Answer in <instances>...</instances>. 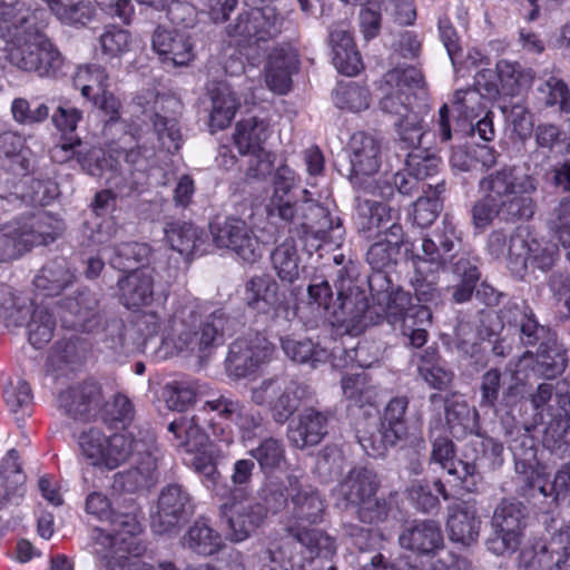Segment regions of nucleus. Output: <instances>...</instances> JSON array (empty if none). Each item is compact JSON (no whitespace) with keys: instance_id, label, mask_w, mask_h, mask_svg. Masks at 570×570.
I'll list each match as a JSON object with an SVG mask.
<instances>
[{"instance_id":"64","label":"nucleus","mask_w":570,"mask_h":570,"mask_svg":"<svg viewBox=\"0 0 570 570\" xmlns=\"http://www.w3.org/2000/svg\"><path fill=\"white\" fill-rule=\"evenodd\" d=\"M558 258L559 249L554 244L537 239L530 240L528 264L541 271H549L554 266Z\"/></svg>"},{"instance_id":"53","label":"nucleus","mask_w":570,"mask_h":570,"mask_svg":"<svg viewBox=\"0 0 570 570\" xmlns=\"http://www.w3.org/2000/svg\"><path fill=\"white\" fill-rule=\"evenodd\" d=\"M394 188L397 189L402 195H413L420 189L424 190V184H422L406 167L405 169L397 171L393 176V185L389 181L377 183L371 194L374 197L382 199H389L394 194Z\"/></svg>"},{"instance_id":"19","label":"nucleus","mask_w":570,"mask_h":570,"mask_svg":"<svg viewBox=\"0 0 570 570\" xmlns=\"http://www.w3.org/2000/svg\"><path fill=\"white\" fill-rule=\"evenodd\" d=\"M273 353L274 345L262 334L239 337L229 346L227 371L236 377H244L269 361Z\"/></svg>"},{"instance_id":"2","label":"nucleus","mask_w":570,"mask_h":570,"mask_svg":"<svg viewBox=\"0 0 570 570\" xmlns=\"http://www.w3.org/2000/svg\"><path fill=\"white\" fill-rule=\"evenodd\" d=\"M226 323L223 311L205 315L197 301H187L176 307L165 330V337L178 352L204 357L224 344Z\"/></svg>"},{"instance_id":"61","label":"nucleus","mask_w":570,"mask_h":570,"mask_svg":"<svg viewBox=\"0 0 570 570\" xmlns=\"http://www.w3.org/2000/svg\"><path fill=\"white\" fill-rule=\"evenodd\" d=\"M0 478L8 494H14L23 487L26 475L20 466L17 450H10L1 460Z\"/></svg>"},{"instance_id":"33","label":"nucleus","mask_w":570,"mask_h":570,"mask_svg":"<svg viewBox=\"0 0 570 570\" xmlns=\"http://www.w3.org/2000/svg\"><path fill=\"white\" fill-rule=\"evenodd\" d=\"M165 242L170 249L179 253L186 258L191 255L204 254L202 246L205 240L203 237V230L197 228L191 223L187 222H169L164 228Z\"/></svg>"},{"instance_id":"3","label":"nucleus","mask_w":570,"mask_h":570,"mask_svg":"<svg viewBox=\"0 0 570 570\" xmlns=\"http://www.w3.org/2000/svg\"><path fill=\"white\" fill-rule=\"evenodd\" d=\"M423 86V73L413 66L389 70L376 86L381 96L380 107L395 118L397 134L406 147L420 146L424 137L421 118L411 106L414 89Z\"/></svg>"},{"instance_id":"50","label":"nucleus","mask_w":570,"mask_h":570,"mask_svg":"<svg viewBox=\"0 0 570 570\" xmlns=\"http://www.w3.org/2000/svg\"><path fill=\"white\" fill-rule=\"evenodd\" d=\"M502 90L514 96L519 89L529 86L533 80L530 69H523L520 63L510 60H499L495 66Z\"/></svg>"},{"instance_id":"18","label":"nucleus","mask_w":570,"mask_h":570,"mask_svg":"<svg viewBox=\"0 0 570 570\" xmlns=\"http://www.w3.org/2000/svg\"><path fill=\"white\" fill-rule=\"evenodd\" d=\"M58 402L63 413L76 421L96 420L107 406L102 389L95 381H85L62 391Z\"/></svg>"},{"instance_id":"62","label":"nucleus","mask_w":570,"mask_h":570,"mask_svg":"<svg viewBox=\"0 0 570 570\" xmlns=\"http://www.w3.org/2000/svg\"><path fill=\"white\" fill-rule=\"evenodd\" d=\"M567 356L559 347L540 348L537 354L538 371L547 379H554L567 367Z\"/></svg>"},{"instance_id":"49","label":"nucleus","mask_w":570,"mask_h":570,"mask_svg":"<svg viewBox=\"0 0 570 570\" xmlns=\"http://www.w3.org/2000/svg\"><path fill=\"white\" fill-rule=\"evenodd\" d=\"M108 73L106 69L96 63L78 67L72 82L86 99L95 98L107 87Z\"/></svg>"},{"instance_id":"30","label":"nucleus","mask_w":570,"mask_h":570,"mask_svg":"<svg viewBox=\"0 0 570 570\" xmlns=\"http://www.w3.org/2000/svg\"><path fill=\"white\" fill-rule=\"evenodd\" d=\"M119 297L127 308L149 305L154 299V277L149 269L136 268L118 281Z\"/></svg>"},{"instance_id":"27","label":"nucleus","mask_w":570,"mask_h":570,"mask_svg":"<svg viewBox=\"0 0 570 570\" xmlns=\"http://www.w3.org/2000/svg\"><path fill=\"white\" fill-rule=\"evenodd\" d=\"M481 520L471 502L462 501L449 507L446 530L451 541L470 547L476 542Z\"/></svg>"},{"instance_id":"28","label":"nucleus","mask_w":570,"mask_h":570,"mask_svg":"<svg viewBox=\"0 0 570 570\" xmlns=\"http://www.w3.org/2000/svg\"><path fill=\"white\" fill-rule=\"evenodd\" d=\"M330 45L333 50V65L340 73L353 77L363 70L361 55L347 24L340 23L331 31Z\"/></svg>"},{"instance_id":"15","label":"nucleus","mask_w":570,"mask_h":570,"mask_svg":"<svg viewBox=\"0 0 570 570\" xmlns=\"http://www.w3.org/2000/svg\"><path fill=\"white\" fill-rule=\"evenodd\" d=\"M524 505L514 500H502L494 510L492 523L497 538L489 542V549L495 554L513 552L521 543L525 528Z\"/></svg>"},{"instance_id":"41","label":"nucleus","mask_w":570,"mask_h":570,"mask_svg":"<svg viewBox=\"0 0 570 570\" xmlns=\"http://www.w3.org/2000/svg\"><path fill=\"white\" fill-rule=\"evenodd\" d=\"M501 318L503 322L520 328L521 342L527 346L535 345L546 332L544 327L538 323L531 307L525 303L522 305L508 304L501 311Z\"/></svg>"},{"instance_id":"58","label":"nucleus","mask_w":570,"mask_h":570,"mask_svg":"<svg viewBox=\"0 0 570 570\" xmlns=\"http://www.w3.org/2000/svg\"><path fill=\"white\" fill-rule=\"evenodd\" d=\"M471 450L475 453L470 462L478 465L482 461L489 469H497L503 462V445L492 438H481L472 440L469 443Z\"/></svg>"},{"instance_id":"12","label":"nucleus","mask_w":570,"mask_h":570,"mask_svg":"<svg viewBox=\"0 0 570 570\" xmlns=\"http://www.w3.org/2000/svg\"><path fill=\"white\" fill-rule=\"evenodd\" d=\"M252 397L257 404H268L274 420L284 423L312 397V391L304 383L279 376L262 382L253 390Z\"/></svg>"},{"instance_id":"35","label":"nucleus","mask_w":570,"mask_h":570,"mask_svg":"<svg viewBox=\"0 0 570 570\" xmlns=\"http://www.w3.org/2000/svg\"><path fill=\"white\" fill-rule=\"evenodd\" d=\"M371 245L366 254V261L374 271L381 272L392 266L403 243V228L393 223L384 232V236Z\"/></svg>"},{"instance_id":"29","label":"nucleus","mask_w":570,"mask_h":570,"mask_svg":"<svg viewBox=\"0 0 570 570\" xmlns=\"http://www.w3.org/2000/svg\"><path fill=\"white\" fill-rule=\"evenodd\" d=\"M137 464L114 475L112 489L119 492L134 493L148 488L154 482L157 469L156 459L150 453V444L145 441V451H135Z\"/></svg>"},{"instance_id":"39","label":"nucleus","mask_w":570,"mask_h":570,"mask_svg":"<svg viewBox=\"0 0 570 570\" xmlns=\"http://www.w3.org/2000/svg\"><path fill=\"white\" fill-rule=\"evenodd\" d=\"M431 462L440 464L449 474L463 482L478 474L479 468L469 460H455V446L449 438H438L432 443Z\"/></svg>"},{"instance_id":"31","label":"nucleus","mask_w":570,"mask_h":570,"mask_svg":"<svg viewBox=\"0 0 570 570\" xmlns=\"http://www.w3.org/2000/svg\"><path fill=\"white\" fill-rule=\"evenodd\" d=\"M296 184L295 173L288 166L277 168L274 177V190L267 204L269 215H276L285 222H293L298 209L289 193Z\"/></svg>"},{"instance_id":"55","label":"nucleus","mask_w":570,"mask_h":570,"mask_svg":"<svg viewBox=\"0 0 570 570\" xmlns=\"http://www.w3.org/2000/svg\"><path fill=\"white\" fill-rule=\"evenodd\" d=\"M81 140L78 137H66L62 136L60 141L50 149V157L55 163L65 164L71 160L75 156L78 157L81 166L89 171L91 175H98L99 166L96 164L92 166L87 163V158L81 149Z\"/></svg>"},{"instance_id":"21","label":"nucleus","mask_w":570,"mask_h":570,"mask_svg":"<svg viewBox=\"0 0 570 570\" xmlns=\"http://www.w3.org/2000/svg\"><path fill=\"white\" fill-rule=\"evenodd\" d=\"M191 512L189 493L179 484H169L159 494L157 511L151 517V528L159 534L168 533Z\"/></svg>"},{"instance_id":"5","label":"nucleus","mask_w":570,"mask_h":570,"mask_svg":"<svg viewBox=\"0 0 570 570\" xmlns=\"http://www.w3.org/2000/svg\"><path fill=\"white\" fill-rule=\"evenodd\" d=\"M63 232L61 219L47 212L0 225V263L21 258L33 247L53 243Z\"/></svg>"},{"instance_id":"8","label":"nucleus","mask_w":570,"mask_h":570,"mask_svg":"<svg viewBox=\"0 0 570 570\" xmlns=\"http://www.w3.org/2000/svg\"><path fill=\"white\" fill-rule=\"evenodd\" d=\"M334 285L337 294L335 301L327 281L311 284L307 289L309 304H315L333 323L354 326V321L360 320V313L365 308L364 292L353 285L344 269L338 271Z\"/></svg>"},{"instance_id":"22","label":"nucleus","mask_w":570,"mask_h":570,"mask_svg":"<svg viewBox=\"0 0 570 570\" xmlns=\"http://www.w3.org/2000/svg\"><path fill=\"white\" fill-rule=\"evenodd\" d=\"M400 544L413 552L421 554H432V560L420 569L429 567L438 557L445 556L443 551L444 537L441 527L432 520L415 521L407 525L399 538Z\"/></svg>"},{"instance_id":"43","label":"nucleus","mask_w":570,"mask_h":570,"mask_svg":"<svg viewBox=\"0 0 570 570\" xmlns=\"http://www.w3.org/2000/svg\"><path fill=\"white\" fill-rule=\"evenodd\" d=\"M517 212L515 203L498 204L487 199V197L482 195V197L472 206V225L475 229L483 232L494 222L495 218H500L507 223L523 220L515 215Z\"/></svg>"},{"instance_id":"13","label":"nucleus","mask_w":570,"mask_h":570,"mask_svg":"<svg viewBox=\"0 0 570 570\" xmlns=\"http://www.w3.org/2000/svg\"><path fill=\"white\" fill-rule=\"evenodd\" d=\"M209 228L213 242L218 248L234 252L248 264L262 257L261 242L245 220L227 217L223 222L212 223Z\"/></svg>"},{"instance_id":"20","label":"nucleus","mask_w":570,"mask_h":570,"mask_svg":"<svg viewBox=\"0 0 570 570\" xmlns=\"http://www.w3.org/2000/svg\"><path fill=\"white\" fill-rule=\"evenodd\" d=\"M299 210L303 222L296 228V234L309 252L318 249L323 242L334 238L333 233L342 230L341 220H334L330 210L320 203L306 202Z\"/></svg>"},{"instance_id":"42","label":"nucleus","mask_w":570,"mask_h":570,"mask_svg":"<svg viewBox=\"0 0 570 570\" xmlns=\"http://www.w3.org/2000/svg\"><path fill=\"white\" fill-rule=\"evenodd\" d=\"M67 308L73 316L70 321L65 320L71 328L92 332L99 326L98 299L90 292H81L77 297L69 298Z\"/></svg>"},{"instance_id":"56","label":"nucleus","mask_w":570,"mask_h":570,"mask_svg":"<svg viewBox=\"0 0 570 570\" xmlns=\"http://www.w3.org/2000/svg\"><path fill=\"white\" fill-rule=\"evenodd\" d=\"M53 328L55 320L52 314L46 308H36L28 324L29 342L36 348H41L51 341Z\"/></svg>"},{"instance_id":"17","label":"nucleus","mask_w":570,"mask_h":570,"mask_svg":"<svg viewBox=\"0 0 570 570\" xmlns=\"http://www.w3.org/2000/svg\"><path fill=\"white\" fill-rule=\"evenodd\" d=\"M244 302L252 311L271 316L273 320H288L289 306L285 294L279 292L277 282L269 275H255L244 287Z\"/></svg>"},{"instance_id":"34","label":"nucleus","mask_w":570,"mask_h":570,"mask_svg":"<svg viewBox=\"0 0 570 570\" xmlns=\"http://www.w3.org/2000/svg\"><path fill=\"white\" fill-rule=\"evenodd\" d=\"M117 228L112 224L100 225L98 229L92 234V242L97 245L105 247H115V256L110 257V264L119 269H125L128 266L122 262L134 259L135 262H141L149 253L148 247L145 244L139 243H122L116 245Z\"/></svg>"},{"instance_id":"44","label":"nucleus","mask_w":570,"mask_h":570,"mask_svg":"<svg viewBox=\"0 0 570 570\" xmlns=\"http://www.w3.org/2000/svg\"><path fill=\"white\" fill-rule=\"evenodd\" d=\"M168 431L174 434L176 445L187 453L200 451L207 448L209 439L199 425L197 417L180 416L168 425Z\"/></svg>"},{"instance_id":"11","label":"nucleus","mask_w":570,"mask_h":570,"mask_svg":"<svg viewBox=\"0 0 570 570\" xmlns=\"http://www.w3.org/2000/svg\"><path fill=\"white\" fill-rule=\"evenodd\" d=\"M409 397L404 395L392 397L384 407L377 433L357 429V440L367 455H383L389 446H393L407 436L405 421Z\"/></svg>"},{"instance_id":"38","label":"nucleus","mask_w":570,"mask_h":570,"mask_svg":"<svg viewBox=\"0 0 570 570\" xmlns=\"http://www.w3.org/2000/svg\"><path fill=\"white\" fill-rule=\"evenodd\" d=\"M269 119L266 117L253 116L239 120L233 135L239 154L264 150L263 145L269 137Z\"/></svg>"},{"instance_id":"4","label":"nucleus","mask_w":570,"mask_h":570,"mask_svg":"<svg viewBox=\"0 0 570 570\" xmlns=\"http://www.w3.org/2000/svg\"><path fill=\"white\" fill-rule=\"evenodd\" d=\"M381 480L372 468L357 465L352 468L337 487L338 500L345 509H353L356 519L366 524L384 522L391 510V503L377 497Z\"/></svg>"},{"instance_id":"40","label":"nucleus","mask_w":570,"mask_h":570,"mask_svg":"<svg viewBox=\"0 0 570 570\" xmlns=\"http://www.w3.org/2000/svg\"><path fill=\"white\" fill-rule=\"evenodd\" d=\"M392 220V208L385 203L375 199L358 197L355 225L361 233L376 232L377 237L384 236L389 228L386 225Z\"/></svg>"},{"instance_id":"47","label":"nucleus","mask_w":570,"mask_h":570,"mask_svg":"<svg viewBox=\"0 0 570 570\" xmlns=\"http://www.w3.org/2000/svg\"><path fill=\"white\" fill-rule=\"evenodd\" d=\"M273 268L283 282L293 283L299 275V256L294 238L281 243L271 255Z\"/></svg>"},{"instance_id":"16","label":"nucleus","mask_w":570,"mask_h":570,"mask_svg":"<svg viewBox=\"0 0 570 570\" xmlns=\"http://www.w3.org/2000/svg\"><path fill=\"white\" fill-rule=\"evenodd\" d=\"M422 250L423 256L417 255L413 258L415 273L411 283L419 302L438 303L441 297L438 273L444 268L446 258L440 254L431 238H423Z\"/></svg>"},{"instance_id":"26","label":"nucleus","mask_w":570,"mask_h":570,"mask_svg":"<svg viewBox=\"0 0 570 570\" xmlns=\"http://www.w3.org/2000/svg\"><path fill=\"white\" fill-rule=\"evenodd\" d=\"M297 69L298 58L291 47L272 48L264 68L266 86L275 94H287L292 87V75Z\"/></svg>"},{"instance_id":"24","label":"nucleus","mask_w":570,"mask_h":570,"mask_svg":"<svg viewBox=\"0 0 570 570\" xmlns=\"http://www.w3.org/2000/svg\"><path fill=\"white\" fill-rule=\"evenodd\" d=\"M151 46L164 63L181 67L188 66L195 59L191 38L176 29L158 27L154 31Z\"/></svg>"},{"instance_id":"1","label":"nucleus","mask_w":570,"mask_h":570,"mask_svg":"<svg viewBox=\"0 0 570 570\" xmlns=\"http://www.w3.org/2000/svg\"><path fill=\"white\" fill-rule=\"evenodd\" d=\"M286 491L289 497V513L295 520L287 524L286 530L295 542L283 540L279 544L273 543L265 552L269 563L264 566V570H314V558L335 554L336 542L325 531L303 527L299 522H321L325 501L314 487L295 474L286 476Z\"/></svg>"},{"instance_id":"57","label":"nucleus","mask_w":570,"mask_h":570,"mask_svg":"<svg viewBox=\"0 0 570 570\" xmlns=\"http://www.w3.org/2000/svg\"><path fill=\"white\" fill-rule=\"evenodd\" d=\"M197 387L193 382L173 381L164 389V397L170 410L183 412L194 404Z\"/></svg>"},{"instance_id":"14","label":"nucleus","mask_w":570,"mask_h":570,"mask_svg":"<svg viewBox=\"0 0 570 570\" xmlns=\"http://www.w3.org/2000/svg\"><path fill=\"white\" fill-rule=\"evenodd\" d=\"M222 518L227 527V539L243 542L255 533L266 521V508L254 498L233 497L220 508Z\"/></svg>"},{"instance_id":"51","label":"nucleus","mask_w":570,"mask_h":570,"mask_svg":"<svg viewBox=\"0 0 570 570\" xmlns=\"http://www.w3.org/2000/svg\"><path fill=\"white\" fill-rule=\"evenodd\" d=\"M552 562V551L543 539L529 541L520 551L519 568L522 570H551Z\"/></svg>"},{"instance_id":"36","label":"nucleus","mask_w":570,"mask_h":570,"mask_svg":"<svg viewBox=\"0 0 570 570\" xmlns=\"http://www.w3.org/2000/svg\"><path fill=\"white\" fill-rule=\"evenodd\" d=\"M327 417L313 409L305 410L295 426L288 430V439L297 449L318 444L326 434Z\"/></svg>"},{"instance_id":"54","label":"nucleus","mask_w":570,"mask_h":570,"mask_svg":"<svg viewBox=\"0 0 570 570\" xmlns=\"http://www.w3.org/2000/svg\"><path fill=\"white\" fill-rule=\"evenodd\" d=\"M249 455L257 461L265 472L279 469L285 461L284 446L279 440L274 438L263 440L257 448L249 451Z\"/></svg>"},{"instance_id":"63","label":"nucleus","mask_w":570,"mask_h":570,"mask_svg":"<svg viewBox=\"0 0 570 570\" xmlns=\"http://www.w3.org/2000/svg\"><path fill=\"white\" fill-rule=\"evenodd\" d=\"M546 95V105H559L561 112L567 115L570 120V92L568 86L557 77H550L539 88Z\"/></svg>"},{"instance_id":"45","label":"nucleus","mask_w":570,"mask_h":570,"mask_svg":"<svg viewBox=\"0 0 570 570\" xmlns=\"http://www.w3.org/2000/svg\"><path fill=\"white\" fill-rule=\"evenodd\" d=\"M212 105L209 126L213 130H222L230 125L239 102L230 88L222 83L212 91Z\"/></svg>"},{"instance_id":"52","label":"nucleus","mask_w":570,"mask_h":570,"mask_svg":"<svg viewBox=\"0 0 570 570\" xmlns=\"http://www.w3.org/2000/svg\"><path fill=\"white\" fill-rule=\"evenodd\" d=\"M370 100V90L353 81L341 82L335 89L334 101L340 109L358 112L368 108Z\"/></svg>"},{"instance_id":"59","label":"nucleus","mask_w":570,"mask_h":570,"mask_svg":"<svg viewBox=\"0 0 570 570\" xmlns=\"http://www.w3.org/2000/svg\"><path fill=\"white\" fill-rule=\"evenodd\" d=\"M99 43L104 55L119 57L126 53L131 45V35L128 30L109 24L99 36Z\"/></svg>"},{"instance_id":"10","label":"nucleus","mask_w":570,"mask_h":570,"mask_svg":"<svg viewBox=\"0 0 570 570\" xmlns=\"http://www.w3.org/2000/svg\"><path fill=\"white\" fill-rule=\"evenodd\" d=\"M411 295L403 289L392 292H379L373 296V303H367L364 294L365 308L360 313V320L354 321V326H367L387 321L394 325L404 321L410 322L411 318H419L421 323H430L432 312L424 305H412Z\"/></svg>"},{"instance_id":"32","label":"nucleus","mask_w":570,"mask_h":570,"mask_svg":"<svg viewBox=\"0 0 570 570\" xmlns=\"http://www.w3.org/2000/svg\"><path fill=\"white\" fill-rule=\"evenodd\" d=\"M492 76V70L484 68L475 75L474 86L476 90L455 91L452 104L460 116L472 120L479 115L473 104L475 102L478 108H480V96L484 95L489 98H494L499 94L497 83L491 80Z\"/></svg>"},{"instance_id":"7","label":"nucleus","mask_w":570,"mask_h":570,"mask_svg":"<svg viewBox=\"0 0 570 570\" xmlns=\"http://www.w3.org/2000/svg\"><path fill=\"white\" fill-rule=\"evenodd\" d=\"M538 181L529 175L520 173L514 166H504L484 176L479 183L481 195L494 203H515V215L529 220L535 212L532 195L537 191Z\"/></svg>"},{"instance_id":"48","label":"nucleus","mask_w":570,"mask_h":570,"mask_svg":"<svg viewBox=\"0 0 570 570\" xmlns=\"http://www.w3.org/2000/svg\"><path fill=\"white\" fill-rule=\"evenodd\" d=\"M262 19L261 9L258 8L240 13L235 23L229 24L226 29L230 42L240 48L257 46L255 26Z\"/></svg>"},{"instance_id":"23","label":"nucleus","mask_w":570,"mask_h":570,"mask_svg":"<svg viewBox=\"0 0 570 570\" xmlns=\"http://www.w3.org/2000/svg\"><path fill=\"white\" fill-rule=\"evenodd\" d=\"M281 346L285 355L293 362L301 364H309L312 367L325 363L332 356V364L334 367L342 368L347 366V361L342 360V356H347L353 361L352 353L357 354V351H346L342 347H335L332 353L327 352L324 347L315 344L309 338H294L286 336L281 338Z\"/></svg>"},{"instance_id":"25","label":"nucleus","mask_w":570,"mask_h":570,"mask_svg":"<svg viewBox=\"0 0 570 570\" xmlns=\"http://www.w3.org/2000/svg\"><path fill=\"white\" fill-rule=\"evenodd\" d=\"M351 179L372 176L381 166V142L374 136L358 131L353 134L348 142Z\"/></svg>"},{"instance_id":"37","label":"nucleus","mask_w":570,"mask_h":570,"mask_svg":"<svg viewBox=\"0 0 570 570\" xmlns=\"http://www.w3.org/2000/svg\"><path fill=\"white\" fill-rule=\"evenodd\" d=\"M76 281L75 272L66 258H56L47 263L35 277L37 289L47 296H58Z\"/></svg>"},{"instance_id":"6","label":"nucleus","mask_w":570,"mask_h":570,"mask_svg":"<svg viewBox=\"0 0 570 570\" xmlns=\"http://www.w3.org/2000/svg\"><path fill=\"white\" fill-rule=\"evenodd\" d=\"M80 454L99 470L112 471L134 456L135 451H145V440L131 433L106 434L98 425L85 428L77 436Z\"/></svg>"},{"instance_id":"60","label":"nucleus","mask_w":570,"mask_h":570,"mask_svg":"<svg viewBox=\"0 0 570 570\" xmlns=\"http://www.w3.org/2000/svg\"><path fill=\"white\" fill-rule=\"evenodd\" d=\"M95 9L85 0H66L55 13L56 18L69 26H86L94 18Z\"/></svg>"},{"instance_id":"9","label":"nucleus","mask_w":570,"mask_h":570,"mask_svg":"<svg viewBox=\"0 0 570 570\" xmlns=\"http://www.w3.org/2000/svg\"><path fill=\"white\" fill-rule=\"evenodd\" d=\"M24 18H14V8L0 3V37L16 40L17 43L9 49L8 59L17 68L40 73H47L49 69L41 66L40 56L45 35L38 31H28L23 24Z\"/></svg>"},{"instance_id":"46","label":"nucleus","mask_w":570,"mask_h":570,"mask_svg":"<svg viewBox=\"0 0 570 570\" xmlns=\"http://www.w3.org/2000/svg\"><path fill=\"white\" fill-rule=\"evenodd\" d=\"M185 547L200 556H212L223 547L220 534L204 521H196L183 539Z\"/></svg>"}]
</instances>
